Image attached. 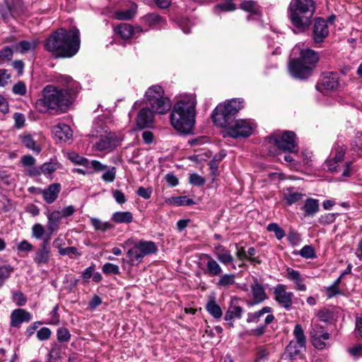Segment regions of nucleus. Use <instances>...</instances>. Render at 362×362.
I'll use <instances>...</instances> for the list:
<instances>
[{"label": "nucleus", "instance_id": "obj_27", "mask_svg": "<svg viewBox=\"0 0 362 362\" xmlns=\"http://www.w3.org/2000/svg\"><path fill=\"white\" fill-rule=\"evenodd\" d=\"M206 310L214 318L220 319L223 315L221 307L216 303L215 298L211 297L206 305Z\"/></svg>", "mask_w": 362, "mask_h": 362}, {"label": "nucleus", "instance_id": "obj_11", "mask_svg": "<svg viewBox=\"0 0 362 362\" xmlns=\"http://www.w3.org/2000/svg\"><path fill=\"white\" fill-rule=\"evenodd\" d=\"M253 131V124L247 119H235L228 129V136L233 139L246 138L250 136Z\"/></svg>", "mask_w": 362, "mask_h": 362}, {"label": "nucleus", "instance_id": "obj_46", "mask_svg": "<svg viewBox=\"0 0 362 362\" xmlns=\"http://www.w3.org/2000/svg\"><path fill=\"white\" fill-rule=\"evenodd\" d=\"M69 158L75 164L81 165L86 168L90 165V162L88 158L81 156L76 153H70Z\"/></svg>", "mask_w": 362, "mask_h": 362}, {"label": "nucleus", "instance_id": "obj_29", "mask_svg": "<svg viewBox=\"0 0 362 362\" xmlns=\"http://www.w3.org/2000/svg\"><path fill=\"white\" fill-rule=\"evenodd\" d=\"M272 312V308L269 306H265L261 310L255 313H249L247 316V322L248 323L254 322L258 323L260 321L261 317L266 313H270Z\"/></svg>", "mask_w": 362, "mask_h": 362}, {"label": "nucleus", "instance_id": "obj_3", "mask_svg": "<svg viewBox=\"0 0 362 362\" xmlns=\"http://www.w3.org/2000/svg\"><path fill=\"white\" fill-rule=\"evenodd\" d=\"M197 101L193 95L177 101L170 113L172 126L179 132L188 134L192 132L196 121Z\"/></svg>", "mask_w": 362, "mask_h": 362}, {"label": "nucleus", "instance_id": "obj_7", "mask_svg": "<svg viewBox=\"0 0 362 362\" xmlns=\"http://www.w3.org/2000/svg\"><path fill=\"white\" fill-rule=\"evenodd\" d=\"M124 247H129L127 252L128 262L132 264H139L143 258L157 251V247L155 243L152 241H136L132 238L127 240L124 244Z\"/></svg>", "mask_w": 362, "mask_h": 362}, {"label": "nucleus", "instance_id": "obj_2", "mask_svg": "<svg viewBox=\"0 0 362 362\" xmlns=\"http://www.w3.org/2000/svg\"><path fill=\"white\" fill-rule=\"evenodd\" d=\"M75 98L76 94L71 88L47 85L42 90L41 97L36 100L35 107L41 113H64L73 104Z\"/></svg>", "mask_w": 362, "mask_h": 362}, {"label": "nucleus", "instance_id": "obj_33", "mask_svg": "<svg viewBox=\"0 0 362 362\" xmlns=\"http://www.w3.org/2000/svg\"><path fill=\"white\" fill-rule=\"evenodd\" d=\"M274 319L275 317L274 315L269 314L264 319V325H260L257 328L252 329L250 334L257 337L262 336L266 332L267 325L271 324L274 320Z\"/></svg>", "mask_w": 362, "mask_h": 362}, {"label": "nucleus", "instance_id": "obj_44", "mask_svg": "<svg viewBox=\"0 0 362 362\" xmlns=\"http://www.w3.org/2000/svg\"><path fill=\"white\" fill-rule=\"evenodd\" d=\"M115 16L117 20H131L135 16V11L132 8L117 11L115 12Z\"/></svg>", "mask_w": 362, "mask_h": 362}, {"label": "nucleus", "instance_id": "obj_12", "mask_svg": "<svg viewBox=\"0 0 362 362\" xmlns=\"http://www.w3.org/2000/svg\"><path fill=\"white\" fill-rule=\"evenodd\" d=\"M274 300L284 308L288 310L293 305V293L286 291L284 284H279L274 288Z\"/></svg>", "mask_w": 362, "mask_h": 362}, {"label": "nucleus", "instance_id": "obj_42", "mask_svg": "<svg viewBox=\"0 0 362 362\" xmlns=\"http://www.w3.org/2000/svg\"><path fill=\"white\" fill-rule=\"evenodd\" d=\"M267 230L275 234L278 240H281L285 236V231L277 223H271L267 226Z\"/></svg>", "mask_w": 362, "mask_h": 362}, {"label": "nucleus", "instance_id": "obj_4", "mask_svg": "<svg viewBox=\"0 0 362 362\" xmlns=\"http://www.w3.org/2000/svg\"><path fill=\"white\" fill-rule=\"evenodd\" d=\"M316 5L313 0H291L288 7V18L295 33L309 30L313 21Z\"/></svg>", "mask_w": 362, "mask_h": 362}, {"label": "nucleus", "instance_id": "obj_43", "mask_svg": "<svg viewBox=\"0 0 362 362\" xmlns=\"http://www.w3.org/2000/svg\"><path fill=\"white\" fill-rule=\"evenodd\" d=\"M62 349L61 346L54 344L52 346L50 351L47 355V358L49 361H57L61 358Z\"/></svg>", "mask_w": 362, "mask_h": 362}, {"label": "nucleus", "instance_id": "obj_6", "mask_svg": "<svg viewBox=\"0 0 362 362\" xmlns=\"http://www.w3.org/2000/svg\"><path fill=\"white\" fill-rule=\"evenodd\" d=\"M319 61L318 53L313 49L302 50L299 58L293 59L288 64L291 75L297 79L305 80L309 78L316 64Z\"/></svg>", "mask_w": 362, "mask_h": 362}, {"label": "nucleus", "instance_id": "obj_13", "mask_svg": "<svg viewBox=\"0 0 362 362\" xmlns=\"http://www.w3.org/2000/svg\"><path fill=\"white\" fill-rule=\"evenodd\" d=\"M327 21L321 17L315 19L312 30V38L315 43H321L329 35Z\"/></svg>", "mask_w": 362, "mask_h": 362}, {"label": "nucleus", "instance_id": "obj_56", "mask_svg": "<svg viewBox=\"0 0 362 362\" xmlns=\"http://www.w3.org/2000/svg\"><path fill=\"white\" fill-rule=\"evenodd\" d=\"M12 91L14 94L24 95L26 93V86L24 82L18 81L13 86Z\"/></svg>", "mask_w": 362, "mask_h": 362}, {"label": "nucleus", "instance_id": "obj_39", "mask_svg": "<svg viewBox=\"0 0 362 362\" xmlns=\"http://www.w3.org/2000/svg\"><path fill=\"white\" fill-rule=\"evenodd\" d=\"M49 259V250L47 249L45 245L39 250L35 255L34 258L35 262L37 264H45Z\"/></svg>", "mask_w": 362, "mask_h": 362}, {"label": "nucleus", "instance_id": "obj_14", "mask_svg": "<svg viewBox=\"0 0 362 362\" xmlns=\"http://www.w3.org/2000/svg\"><path fill=\"white\" fill-rule=\"evenodd\" d=\"M339 77L337 74L331 72L325 74L316 85L317 90L323 92L324 90H332L337 88L339 86Z\"/></svg>", "mask_w": 362, "mask_h": 362}, {"label": "nucleus", "instance_id": "obj_47", "mask_svg": "<svg viewBox=\"0 0 362 362\" xmlns=\"http://www.w3.org/2000/svg\"><path fill=\"white\" fill-rule=\"evenodd\" d=\"M173 202L177 206H190L194 204V200L187 196L174 197Z\"/></svg>", "mask_w": 362, "mask_h": 362}, {"label": "nucleus", "instance_id": "obj_45", "mask_svg": "<svg viewBox=\"0 0 362 362\" xmlns=\"http://www.w3.org/2000/svg\"><path fill=\"white\" fill-rule=\"evenodd\" d=\"M57 338L60 343L68 342L71 339V334L66 327H59L57 331Z\"/></svg>", "mask_w": 362, "mask_h": 362}, {"label": "nucleus", "instance_id": "obj_1", "mask_svg": "<svg viewBox=\"0 0 362 362\" xmlns=\"http://www.w3.org/2000/svg\"><path fill=\"white\" fill-rule=\"evenodd\" d=\"M80 47V32L76 28H58L44 42L45 49L55 58H71L78 53Z\"/></svg>", "mask_w": 362, "mask_h": 362}, {"label": "nucleus", "instance_id": "obj_26", "mask_svg": "<svg viewBox=\"0 0 362 362\" xmlns=\"http://www.w3.org/2000/svg\"><path fill=\"white\" fill-rule=\"evenodd\" d=\"M304 194L295 190L293 187H288L284 192V199L288 205H292L302 199Z\"/></svg>", "mask_w": 362, "mask_h": 362}, {"label": "nucleus", "instance_id": "obj_10", "mask_svg": "<svg viewBox=\"0 0 362 362\" xmlns=\"http://www.w3.org/2000/svg\"><path fill=\"white\" fill-rule=\"evenodd\" d=\"M296 341H291L286 348V356L290 360H294L301 354L302 349L305 348V337L300 325L297 324L293 330Z\"/></svg>", "mask_w": 362, "mask_h": 362}, {"label": "nucleus", "instance_id": "obj_52", "mask_svg": "<svg viewBox=\"0 0 362 362\" xmlns=\"http://www.w3.org/2000/svg\"><path fill=\"white\" fill-rule=\"evenodd\" d=\"M78 281V280L75 278H69V275L66 274L64 281L65 284L64 288L67 290L68 292H71L73 288L76 286Z\"/></svg>", "mask_w": 362, "mask_h": 362}, {"label": "nucleus", "instance_id": "obj_23", "mask_svg": "<svg viewBox=\"0 0 362 362\" xmlns=\"http://www.w3.org/2000/svg\"><path fill=\"white\" fill-rule=\"evenodd\" d=\"M62 215L59 211H54L47 214V230L52 233L59 229L61 223Z\"/></svg>", "mask_w": 362, "mask_h": 362}, {"label": "nucleus", "instance_id": "obj_60", "mask_svg": "<svg viewBox=\"0 0 362 362\" xmlns=\"http://www.w3.org/2000/svg\"><path fill=\"white\" fill-rule=\"evenodd\" d=\"M112 196L115 199L116 202L119 204H124L126 202V197L124 194L119 189H115L112 192Z\"/></svg>", "mask_w": 362, "mask_h": 362}, {"label": "nucleus", "instance_id": "obj_38", "mask_svg": "<svg viewBox=\"0 0 362 362\" xmlns=\"http://www.w3.org/2000/svg\"><path fill=\"white\" fill-rule=\"evenodd\" d=\"M237 8L236 5L233 3L231 1H225L223 3L218 4L216 5L214 8V12L216 14H218L219 12H228L233 11Z\"/></svg>", "mask_w": 362, "mask_h": 362}, {"label": "nucleus", "instance_id": "obj_61", "mask_svg": "<svg viewBox=\"0 0 362 362\" xmlns=\"http://www.w3.org/2000/svg\"><path fill=\"white\" fill-rule=\"evenodd\" d=\"M312 343L313 345L317 349H323L325 348L327 344L325 342L326 340L322 339V337H319V338H316V336H312Z\"/></svg>", "mask_w": 362, "mask_h": 362}, {"label": "nucleus", "instance_id": "obj_16", "mask_svg": "<svg viewBox=\"0 0 362 362\" xmlns=\"http://www.w3.org/2000/svg\"><path fill=\"white\" fill-rule=\"evenodd\" d=\"M119 144V140L116 136H102L95 144L94 148L99 151H112Z\"/></svg>", "mask_w": 362, "mask_h": 362}, {"label": "nucleus", "instance_id": "obj_59", "mask_svg": "<svg viewBox=\"0 0 362 362\" xmlns=\"http://www.w3.org/2000/svg\"><path fill=\"white\" fill-rule=\"evenodd\" d=\"M59 252L61 255L65 256L68 255L70 256L71 255H78L79 252L76 247H67L64 248H59Z\"/></svg>", "mask_w": 362, "mask_h": 362}, {"label": "nucleus", "instance_id": "obj_5", "mask_svg": "<svg viewBox=\"0 0 362 362\" xmlns=\"http://www.w3.org/2000/svg\"><path fill=\"white\" fill-rule=\"evenodd\" d=\"M244 107V100L232 98L219 103L211 114L214 124L218 127L225 128L226 131L235 120V117Z\"/></svg>", "mask_w": 362, "mask_h": 362}, {"label": "nucleus", "instance_id": "obj_48", "mask_svg": "<svg viewBox=\"0 0 362 362\" xmlns=\"http://www.w3.org/2000/svg\"><path fill=\"white\" fill-rule=\"evenodd\" d=\"M257 254V250L251 247L247 251V261H249L252 264H259L261 260L258 257H255Z\"/></svg>", "mask_w": 362, "mask_h": 362}, {"label": "nucleus", "instance_id": "obj_54", "mask_svg": "<svg viewBox=\"0 0 362 362\" xmlns=\"http://www.w3.org/2000/svg\"><path fill=\"white\" fill-rule=\"evenodd\" d=\"M116 176V168L112 167L108 169L105 173L102 175V179L107 182H112L115 180Z\"/></svg>", "mask_w": 362, "mask_h": 362}, {"label": "nucleus", "instance_id": "obj_40", "mask_svg": "<svg viewBox=\"0 0 362 362\" xmlns=\"http://www.w3.org/2000/svg\"><path fill=\"white\" fill-rule=\"evenodd\" d=\"M90 223L96 230L106 231L113 228L110 222H103L98 218H92Z\"/></svg>", "mask_w": 362, "mask_h": 362}, {"label": "nucleus", "instance_id": "obj_63", "mask_svg": "<svg viewBox=\"0 0 362 362\" xmlns=\"http://www.w3.org/2000/svg\"><path fill=\"white\" fill-rule=\"evenodd\" d=\"M13 299L18 306H23L26 303V298L21 292H16L13 294Z\"/></svg>", "mask_w": 362, "mask_h": 362}, {"label": "nucleus", "instance_id": "obj_51", "mask_svg": "<svg viewBox=\"0 0 362 362\" xmlns=\"http://www.w3.org/2000/svg\"><path fill=\"white\" fill-rule=\"evenodd\" d=\"M189 181L190 184L199 187L203 186L205 184V179L197 173L190 174Z\"/></svg>", "mask_w": 362, "mask_h": 362}, {"label": "nucleus", "instance_id": "obj_32", "mask_svg": "<svg viewBox=\"0 0 362 362\" xmlns=\"http://www.w3.org/2000/svg\"><path fill=\"white\" fill-rule=\"evenodd\" d=\"M252 293L255 304L263 302L267 298L263 287L257 284L252 287Z\"/></svg>", "mask_w": 362, "mask_h": 362}, {"label": "nucleus", "instance_id": "obj_25", "mask_svg": "<svg viewBox=\"0 0 362 362\" xmlns=\"http://www.w3.org/2000/svg\"><path fill=\"white\" fill-rule=\"evenodd\" d=\"M240 8L247 13L257 16H261L262 13V7L255 1L245 0L241 2Z\"/></svg>", "mask_w": 362, "mask_h": 362}, {"label": "nucleus", "instance_id": "obj_35", "mask_svg": "<svg viewBox=\"0 0 362 362\" xmlns=\"http://www.w3.org/2000/svg\"><path fill=\"white\" fill-rule=\"evenodd\" d=\"M287 279L295 284L298 291H305L306 290V286L303 284V279L300 273H288Z\"/></svg>", "mask_w": 362, "mask_h": 362}, {"label": "nucleus", "instance_id": "obj_55", "mask_svg": "<svg viewBox=\"0 0 362 362\" xmlns=\"http://www.w3.org/2000/svg\"><path fill=\"white\" fill-rule=\"evenodd\" d=\"M353 149L356 152H362V133L358 132L352 142Z\"/></svg>", "mask_w": 362, "mask_h": 362}, {"label": "nucleus", "instance_id": "obj_9", "mask_svg": "<svg viewBox=\"0 0 362 362\" xmlns=\"http://www.w3.org/2000/svg\"><path fill=\"white\" fill-rule=\"evenodd\" d=\"M265 140L284 152L297 153L298 151L296 134L292 131L275 132L267 136Z\"/></svg>", "mask_w": 362, "mask_h": 362}, {"label": "nucleus", "instance_id": "obj_53", "mask_svg": "<svg viewBox=\"0 0 362 362\" xmlns=\"http://www.w3.org/2000/svg\"><path fill=\"white\" fill-rule=\"evenodd\" d=\"M52 332L48 327H42L37 332V338L40 341L47 340L50 338Z\"/></svg>", "mask_w": 362, "mask_h": 362}, {"label": "nucleus", "instance_id": "obj_37", "mask_svg": "<svg viewBox=\"0 0 362 362\" xmlns=\"http://www.w3.org/2000/svg\"><path fill=\"white\" fill-rule=\"evenodd\" d=\"M14 52L13 47L10 46H6L0 49V65L11 61Z\"/></svg>", "mask_w": 362, "mask_h": 362}, {"label": "nucleus", "instance_id": "obj_8", "mask_svg": "<svg viewBox=\"0 0 362 362\" xmlns=\"http://www.w3.org/2000/svg\"><path fill=\"white\" fill-rule=\"evenodd\" d=\"M145 96L152 111L155 113L165 114L172 107L170 98L164 95V90L160 86L150 87L146 92Z\"/></svg>", "mask_w": 362, "mask_h": 362}, {"label": "nucleus", "instance_id": "obj_21", "mask_svg": "<svg viewBox=\"0 0 362 362\" xmlns=\"http://www.w3.org/2000/svg\"><path fill=\"white\" fill-rule=\"evenodd\" d=\"M143 19L152 28L160 29L166 25V21L156 13H148Z\"/></svg>", "mask_w": 362, "mask_h": 362}, {"label": "nucleus", "instance_id": "obj_15", "mask_svg": "<svg viewBox=\"0 0 362 362\" xmlns=\"http://www.w3.org/2000/svg\"><path fill=\"white\" fill-rule=\"evenodd\" d=\"M153 112L148 107L142 108L136 118V127L139 129L151 127L153 124Z\"/></svg>", "mask_w": 362, "mask_h": 362}, {"label": "nucleus", "instance_id": "obj_17", "mask_svg": "<svg viewBox=\"0 0 362 362\" xmlns=\"http://www.w3.org/2000/svg\"><path fill=\"white\" fill-rule=\"evenodd\" d=\"M31 319L29 312L23 309H16L11 314L10 325L13 327H19L23 322H28Z\"/></svg>", "mask_w": 362, "mask_h": 362}, {"label": "nucleus", "instance_id": "obj_41", "mask_svg": "<svg viewBox=\"0 0 362 362\" xmlns=\"http://www.w3.org/2000/svg\"><path fill=\"white\" fill-rule=\"evenodd\" d=\"M316 336V338L322 337V339L328 340L330 337L329 333L325 331V328L320 325L315 326L310 331V337Z\"/></svg>", "mask_w": 362, "mask_h": 362}, {"label": "nucleus", "instance_id": "obj_50", "mask_svg": "<svg viewBox=\"0 0 362 362\" xmlns=\"http://www.w3.org/2000/svg\"><path fill=\"white\" fill-rule=\"evenodd\" d=\"M300 255L305 258H313L315 257L314 248L311 245H305L299 252Z\"/></svg>", "mask_w": 362, "mask_h": 362}, {"label": "nucleus", "instance_id": "obj_28", "mask_svg": "<svg viewBox=\"0 0 362 362\" xmlns=\"http://www.w3.org/2000/svg\"><path fill=\"white\" fill-rule=\"evenodd\" d=\"M111 219L116 223L128 224L132 222L133 214L130 211H117L112 214Z\"/></svg>", "mask_w": 362, "mask_h": 362}, {"label": "nucleus", "instance_id": "obj_31", "mask_svg": "<svg viewBox=\"0 0 362 362\" xmlns=\"http://www.w3.org/2000/svg\"><path fill=\"white\" fill-rule=\"evenodd\" d=\"M19 139L21 142L28 148L36 152L40 153L41 148L36 144L33 136L30 134L20 135Z\"/></svg>", "mask_w": 362, "mask_h": 362}, {"label": "nucleus", "instance_id": "obj_24", "mask_svg": "<svg viewBox=\"0 0 362 362\" xmlns=\"http://www.w3.org/2000/svg\"><path fill=\"white\" fill-rule=\"evenodd\" d=\"M39 41L33 40L32 41L21 40L18 43L13 45V49L16 52L21 54H25L29 51H33L36 49Z\"/></svg>", "mask_w": 362, "mask_h": 362}, {"label": "nucleus", "instance_id": "obj_64", "mask_svg": "<svg viewBox=\"0 0 362 362\" xmlns=\"http://www.w3.org/2000/svg\"><path fill=\"white\" fill-rule=\"evenodd\" d=\"M136 194L146 199H148L151 197L152 194V189L151 188H145L144 187H139L136 191Z\"/></svg>", "mask_w": 362, "mask_h": 362}, {"label": "nucleus", "instance_id": "obj_18", "mask_svg": "<svg viewBox=\"0 0 362 362\" xmlns=\"http://www.w3.org/2000/svg\"><path fill=\"white\" fill-rule=\"evenodd\" d=\"M214 253L218 260L224 265H232V269H235L233 264V257L225 247L221 245H218L214 247Z\"/></svg>", "mask_w": 362, "mask_h": 362}, {"label": "nucleus", "instance_id": "obj_62", "mask_svg": "<svg viewBox=\"0 0 362 362\" xmlns=\"http://www.w3.org/2000/svg\"><path fill=\"white\" fill-rule=\"evenodd\" d=\"M11 78V74L8 73V70L0 69V86L4 87L8 84V81Z\"/></svg>", "mask_w": 362, "mask_h": 362}, {"label": "nucleus", "instance_id": "obj_22", "mask_svg": "<svg viewBox=\"0 0 362 362\" xmlns=\"http://www.w3.org/2000/svg\"><path fill=\"white\" fill-rule=\"evenodd\" d=\"M139 27L134 28L128 23H121L115 28V32L124 40L131 38L136 32L141 31Z\"/></svg>", "mask_w": 362, "mask_h": 362}, {"label": "nucleus", "instance_id": "obj_57", "mask_svg": "<svg viewBox=\"0 0 362 362\" xmlns=\"http://www.w3.org/2000/svg\"><path fill=\"white\" fill-rule=\"evenodd\" d=\"M234 278L233 274H225L221 277L218 284L222 286L231 285L234 283Z\"/></svg>", "mask_w": 362, "mask_h": 362}, {"label": "nucleus", "instance_id": "obj_36", "mask_svg": "<svg viewBox=\"0 0 362 362\" xmlns=\"http://www.w3.org/2000/svg\"><path fill=\"white\" fill-rule=\"evenodd\" d=\"M59 166V163L57 160L51 159L50 161L44 163L41 165L42 173L45 175H50L56 171Z\"/></svg>", "mask_w": 362, "mask_h": 362}, {"label": "nucleus", "instance_id": "obj_49", "mask_svg": "<svg viewBox=\"0 0 362 362\" xmlns=\"http://www.w3.org/2000/svg\"><path fill=\"white\" fill-rule=\"evenodd\" d=\"M208 262L206 263L207 272H222L221 268L218 264V262L211 258L210 256L207 255Z\"/></svg>", "mask_w": 362, "mask_h": 362}, {"label": "nucleus", "instance_id": "obj_34", "mask_svg": "<svg viewBox=\"0 0 362 362\" xmlns=\"http://www.w3.org/2000/svg\"><path fill=\"white\" fill-rule=\"evenodd\" d=\"M243 308L238 305H230L226 313L224 319L226 321H231L234 318L240 319L242 317Z\"/></svg>", "mask_w": 362, "mask_h": 362}, {"label": "nucleus", "instance_id": "obj_58", "mask_svg": "<svg viewBox=\"0 0 362 362\" xmlns=\"http://www.w3.org/2000/svg\"><path fill=\"white\" fill-rule=\"evenodd\" d=\"M44 232V228L40 223H35L32 228L33 235L37 239H40L43 235Z\"/></svg>", "mask_w": 362, "mask_h": 362}, {"label": "nucleus", "instance_id": "obj_19", "mask_svg": "<svg viewBox=\"0 0 362 362\" xmlns=\"http://www.w3.org/2000/svg\"><path fill=\"white\" fill-rule=\"evenodd\" d=\"M61 191V185L53 183L41 192V194L45 202L47 204H52L58 198Z\"/></svg>", "mask_w": 362, "mask_h": 362}, {"label": "nucleus", "instance_id": "obj_30", "mask_svg": "<svg viewBox=\"0 0 362 362\" xmlns=\"http://www.w3.org/2000/svg\"><path fill=\"white\" fill-rule=\"evenodd\" d=\"M305 216H313L319 211L318 200L308 198L303 206Z\"/></svg>", "mask_w": 362, "mask_h": 362}, {"label": "nucleus", "instance_id": "obj_20", "mask_svg": "<svg viewBox=\"0 0 362 362\" xmlns=\"http://www.w3.org/2000/svg\"><path fill=\"white\" fill-rule=\"evenodd\" d=\"M52 132L55 138L62 141H66L73 136L70 127L65 124H59L53 127Z\"/></svg>", "mask_w": 362, "mask_h": 362}]
</instances>
